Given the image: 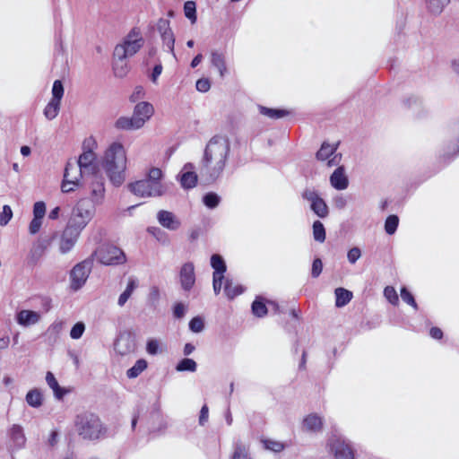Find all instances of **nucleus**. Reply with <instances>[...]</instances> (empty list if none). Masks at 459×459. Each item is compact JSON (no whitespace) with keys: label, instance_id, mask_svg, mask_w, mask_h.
<instances>
[{"label":"nucleus","instance_id":"39448f33","mask_svg":"<svg viewBox=\"0 0 459 459\" xmlns=\"http://www.w3.org/2000/svg\"><path fill=\"white\" fill-rule=\"evenodd\" d=\"M95 215V208L89 200L81 199L74 207L66 227L82 233Z\"/></svg>","mask_w":459,"mask_h":459},{"label":"nucleus","instance_id":"a18cd8bd","mask_svg":"<svg viewBox=\"0 0 459 459\" xmlns=\"http://www.w3.org/2000/svg\"><path fill=\"white\" fill-rule=\"evenodd\" d=\"M12 218H13L12 208L7 204L4 205L3 211L0 213V225L1 226L7 225Z\"/></svg>","mask_w":459,"mask_h":459},{"label":"nucleus","instance_id":"f03ea898","mask_svg":"<svg viewBox=\"0 0 459 459\" xmlns=\"http://www.w3.org/2000/svg\"><path fill=\"white\" fill-rule=\"evenodd\" d=\"M108 180L115 186H120L126 178L127 156L124 145L119 142L111 143L105 150L100 162Z\"/></svg>","mask_w":459,"mask_h":459},{"label":"nucleus","instance_id":"e2e57ef3","mask_svg":"<svg viewBox=\"0 0 459 459\" xmlns=\"http://www.w3.org/2000/svg\"><path fill=\"white\" fill-rule=\"evenodd\" d=\"M137 286H138L137 280L134 277H130L128 279V282H127L126 288L124 290V292H126L129 296H131L132 293L134 292V290L137 288Z\"/></svg>","mask_w":459,"mask_h":459},{"label":"nucleus","instance_id":"a19ab883","mask_svg":"<svg viewBox=\"0 0 459 459\" xmlns=\"http://www.w3.org/2000/svg\"><path fill=\"white\" fill-rule=\"evenodd\" d=\"M162 42L164 46H166L169 49V51L175 57V52H174V45H175V37L172 30L166 32V34H160Z\"/></svg>","mask_w":459,"mask_h":459},{"label":"nucleus","instance_id":"49530a36","mask_svg":"<svg viewBox=\"0 0 459 459\" xmlns=\"http://www.w3.org/2000/svg\"><path fill=\"white\" fill-rule=\"evenodd\" d=\"M384 295L385 299L393 305H396L399 301V298L395 289L392 286H387L384 290Z\"/></svg>","mask_w":459,"mask_h":459},{"label":"nucleus","instance_id":"b1692460","mask_svg":"<svg viewBox=\"0 0 459 459\" xmlns=\"http://www.w3.org/2000/svg\"><path fill=\"white\" fill-rule=\"evenodd\" d=\"M211 64L212 66L218 69L221 77H224V75L227 74V65L224 54L217 50L212 51Z\"/></svg>","mask_w":459,"mask_h":459},{"label":"nucleus","instance_id":"473e14b6","mask_svg":"<svg viewBox=\"0 0 459 459\" xmlns=\"http://www.w3.org/2000/svg\"><path fill=\"white\" fill-rule=\"evenodd\" d=\"M211 265L214 269L213 275L223 277V273L226 271V265L221 255H212L211 257Z\"/></svg>","mask_w":459,"mask_h":459},{"label":"nucleus","instance_id":"0e129e2a","mask_svg":"<svg viewBox=\"0 0 459 459\" xmlns=\"http://www.w3.org/2000/svg\"><path fill=\"white\" fill-rule=\"evenodd\" d=\"M429 335L431 338L435 340H441L443 338L444 333L441 328L437 326H432L429 329Z\"/></svg>","mask_w":459,"mask_h":459},{"label":"nucleus","instance_id":"7c9ffc66","mask_svg":"<svg viewBox=\"0 0 459 459\" xmlns=\"http://www.w3.org/2000/svg\"><path fill=\"white\" fill-rule=\"evenodd\" d=\"M25 399L27 403L33 408H39L42 404V394L39 389L30 390Z\"/></svg>","mask_w":459,"mask_h":459},{"label":"nucleus","instance_id":"9b49d317","mask_svg":"<svg viewBox=\"0 0 459 459\" xmlns=\"http://www.w3.org/2000/svg\"><path fill=\"white\" fill-rule=\"evenodd\" d=\"M84 177L82 172L75 163V161H69L66 164L64 180L61 186V189L64 193H70L79 186L80 179Z\"/></svg>","mask_w":459,"mask_h":459},{"label":"nucleus","instance_id":"1a4fd4ad","mask_svg":"<svg viewBox=\"0 0 459 459\" xmlns=\"http://www.w3.org/2000/svg\"><path fill=\"white\" fill-rule=\"evenodd\" d=\"M89 185L90 203L93 207L100 205L105 200V179L100 173L84 178Z\"/></svg>","mask_w":459,"mask_h":459},{"label":"nucleus","instance_id":"864d4df0","mask_svg":"<svg viewBox=\"0 0 459 459\" xmlns=\"http://www.w3.org/2000/svg\"><path fill=\"white\" fill-rule=\"evenodd\" d=\"M160 342L156 339H151L147 342L146 351L151 355H156L159 353Z\"/></svg>","mask_w":459,"mask_h":459},{"label":"nucleus","instance_id":"dca6fc26","mask_svg":"<svg viewBox=\"0 0 459 459\" xmlns=\"http://www.w3.org/2000/svg\"><path fill=\"white\" fill-rule=\"evenodd\" d=\"M153 113V106L149 102L142 101L135 105L132 117L134 121L139 122V128H142Z\"/></svg>","mask_w":459,"mask_h":459},{"label":"nucleus","instance_id":"cd10ccee","mask_svg":"<svg viewBox=\"0 0 459 459\" xmlns=\"http://www.w3.org/2000/svg\"><path fill=\"white\" fill-rule=\"evenodd\" d=\"M46 382L53 390L54 394L57 399H62L63 396L66 394V391L59 386L57 380L50 371H48L46 375Z\"/></svg>","mask_w":459,"mask_h":459},{"label":"nucleus","instance_id":"603ef678","mask_svg":"<svg viewBox=\"0 0 459 459\" xmlns=\"http://www.w3.org/2000/svg\"><path fill=\"white\" fill-rule=\"evenodd\" d=\"M302 429L305 431L312 432L316 429V415L309 414L307 415L302 423Z\"/></svg>","mask_w":459,"mask_h":459},{"label":"nucleus","instance_id":"0eeeda50","mask_svg":"<svg viewBox=\"0 0 459 459\" xmlns=\"http://www.w3.org/2000/svg\"><path fill=\"white\" fill-rule=\"evenodd\" d=\"M90 257L96 259L103 265H119L126 262L124 251L110 244L100 246Z\"/></svg>","mask_w":459,"mask_h":459},{"label":"nucleus","instance_id":"79ce46f5","mask_svg":"<svg viewBox=\"0 0 459 459\" xmlns=\"http://www.w3.org/2000/svg\"><path fill=\"white\" fill-rule=\"evenodd\" d=\"M203 201L205 206L213 209L219 205L221 197L217 194L210 192L204 196Z\"/></svg>","mask_w":459,"mask_h":459},{"label":"nucleus","instance_id":"c756f323","mask_svg":"<svg viewBox=\"0 0 459 459\" xmlns=\"http://www.w3.org/2000/svg\"><path fill=\"white\" fill-rule=\"evenodd\" d=\"M61 102L50 100L44 108V116L48 120L56 118L60 110Z\"/></svg>","mask_w":459,"mask_h":459},{"label":"nucleus","instance_id":"5701e85b","mask_svg":"<svg viewBox=\"0 0 459 459\" xmlns=\"http://www.w3.org/2000/svg\"><path fill=\"white\" fill-rule=\"evenodd\" d=\"M9 436L11 440L13 443V446L20 449L24 446L26 442V437L23 433V429L20 425H13L9 430Z\"/></svg>","mask_w":459,"mask_h":459},{"label":"nucleus","instance_id":"72a5a7b5","mask_svg":"<svg viewBox=\"0 0 459 459\" xmlns=\"http://www.w3.org/2000/svg\"><path fill=\"white\" fill-rule=\"evenodd\" d=\"M147 368V361L143 359H138L135 364L126 371L128 378L137 377Z\"/></svg>","mask_w":459,"mask_h":459},{"label":"nucleus","instance_id":"052dcab7","mask_svg":"<svg viewBox=\"0 0 459 459\" xmlns=\"http://www.w3.org/2000/svg\"><path fill=\"white\" fill-rule=\"evenodd\" d=\"M64 326H65V322H63V321H55L48 327V332L51 333H54V334H58V333H60L62 332V330L64 329Z\"/></svg>","mask_w":459,"mask_h":459},{"label":"nucleus","instance_id":"412c9836","mask_svg":"<svg viewBox=\"0 0 459 459\" xmlns=\"http://www.w3.org/2000/svg\"><path fill=\"white\" fill-rule=\"evenodd\" d=\"M330 182L333 187L337 190H344L349 186V179L345 174L343 166H339L330 177Z\"/></svg>","mask_w":459,"mask_h":459},{"label":"nucleus","instance_id":"20e7f679","mask_svg":"<svg viewBox=\"0 0 459 459\" xmlns=\"http://www.w3.org/2000/svg\"><path fill=\"white\" fill-rule=\"evenodd\" d=\"M74 427L78 435L84 439H98L105 432V429L100 418L96 414L89 411L76 415Z\"/></svg>","mask_w":459,"mask_h":459},{"label":"nucleus","instance_id":"393cba45","mask_svg":"<svg viewBox=\"0 0 459 459\" xmlns=\"http://www.w3.org/2000/svg\"><path fill=\"white\" fill-rule=\"evenodd\" d=\"M117 130L132 131L139 128V122L134 120L133 117H120L115 122Z\"/></svg>","mask_w":459,"mask_h":459},{"label":"nucleus","instance_id":"de8ad7c7","mask_svg":"<svg viewBox=\"0 0 459 459\" xmlns=\"http://www.w3.org/2000/svg\"><path fill=\"white\" fill-rule=\"evenodd\" d=\"M85 331V325L82 322L76 323L70 331V337L72 339H80Z\"/></svg>","mask_w":459,"mask_h":459},{"label":"nucleus","instance_id":"6e6d98bb","mask_svg":"<svg viewBox=\"0 0 459 459\" xmlns=\"http://www.w3.org/2000/svg\"><path fill=\"white\" fill-rule=\"evenodd\" d=\"M196 90L200 92H206L211 88L210 81L206 78L199 79L195 84Z\"/></svg>","mask_w":459,"mask_h":459},{"label":"nucleus","instance_id":"13d9d810","mask_svg":"<svg viewBox=\"0 0 459 459\" xmlns=\"http://www.w3.org/2000/svg\"><path fill=\"white\" fill-rule=\"evenodd\" d=\"M303 198L310 202V209L316 212V193L313 190H306Z\"/></svg>","mask_w":459,"mask_h":459},{"label":"nucleus","instance_id":"09e8293b","mask_svg":"<svg viewBox=\"0 0 459 459\" xmlns=\"http://www.w3.org/2000/svg\"><path fill=\"white\" fill-rule=\"evenodd\" d=\"M252 311L256 316H264L267 313V308L264 303L255 299L252 304Z\"/></svg>","mask_w":459,"mask_h":459},{"label":"nucleus","instance_id":"4be33fe9","mask_svg":"<svg viewBox=\"0 0 459 459\" xmlns=\"http://www.w3.org/2000/svg\"><path fill=\"white\" fill-rule=\"evenodd\" d=\"M128 57L113 56V71L117 77L123 78L129 72Z\"/></svg>","mask_w":459,"mask_h":459},{"label":"nucleus","instance_id":"ea45409f","mask_svg":"<svg viewBox=\"0 0 459 459\" xmlns=\"http://www.w3.org/2000/svg\"><path fill=\"white\" fill-rule=\"evenodd\" d=\"M450 0H427L428 8L433 13H439Z\"/></svg>","mask_w":459,"mask_h":459},{"label":"nucleus","instance_id":"aec40b11","mask_svg":"<svg viewBox=\"0 0 459 459\" xmlns=\"http://www.w3.org/2000/svg\"><path fill=\"white\" fill-rule=\"evenodd\" d=\"M194 165L186 163L183 167L180 174V183L183 188L189 189L195 186L197 182V175L194 171Z\"/></svg>","mask_w":459,"mask_h":459},{"label":"nucleus","instance_id":"f3484780","mask_svg":"<svg viewBox=\"0 0 459 459\" xmlns=\"http://www.w3.org/2000/svg\"><path fill=\"white\" fill-rule=\"evenodd\" d=\"M179 281L185 291H189L195 282V267L192 263L184 264L179 271Z\"/></svg>","mask_w":459,"mask_h":459},{"label":"nucleus","instance_id":"423d86ee","mask_svg":"<svg viewBox=\"0 0 459 459\" xmlns=\"http://www.w3.org/2000/svg\"><path fill=\"white\" fill-rule=\"evenodd\" d=\"M144 45V39L141 30L134 27L115 47L113 56L132 57Z\"/></svg>","mask_w":459,"mask_h":459},{"label":"nucleus","instance_id":"f257e3e1","mask_svg":"<svg viewBox=\"0 0 459 459\" xmlns=\"http://www.w3.org/2000/svg\"><path fill=\"white\" fill-rule=\"evenodd\" d=\"M230 152V143L220 136L212 137L206 145L200 169L201 175L207 182L218 179L226 165Z\"/></svg>","mask_w":459,"mask_h":459},{"label":"nucleus","instance_id":"338daca9","mask_svg":"<svg viewBox=\"0 0 459 459\" xmlns=\"http://www.w3.org/2000/svg\"><path fill=\"white\" fill-rule=\"evenodd\" d=\"M143 94H144L143 88L142 86H137L134 89V91L133 92V94L131 95L130 100H131V101L135 102L136 100L143 98Z\"/></svg>","mask_w":459,"mask_h":459},{"label":"nucleus","instance_id":"bf43d9fd","mask_svg":"<svg viewBox=\"0 0 459 459\" xmlns=\"http://www.w3.org/2000/svg\"><path fill=\"white\" fill-rule=\"evenodd\" d=\"M360 249L359 247H352L349 250L347 257L351 264H354L360 257Z\"/></svg>","mask_w":459,"mask_h":459},{"label":"nucleus","instance_id":"a878e982","mask_svg":"<svg viewBox=\"0 0 459 459\" xmlns=\"http://www.w3.org/2000/svg\"><path fill=\"white\" fill-rule=\"evenodd\" d=\"M39 314L30 310H22L17 316L18 323L22 325H30L39 320Z\"/></svg>","mask_w":459,"mask_h":459},{"label":"nucleus","instance_id":"6e6552de","mask_svg":"<svg viewBox=\"0 0 459 459\" xmlns=\"http://www.w3.org/2000/svg\"><path fill=\"white\" fill-rule=\"evenodd\" d=\"M93 267V258L88 257L76 264L70 272V288L76 291L86 282Z\"/></svg>","mask_w":459,"mask_h":459},{"label":"nucleus","instance_id":"bb28decb","mask_svg":"<svg viewBox=\"0 0 459 459\" xmlns=\"http://www.w3.org/2000/svg\"><path fill=\"white\" fill-rule=\"evenodd\" d=\"M335 293V306L342 307L347 305L352 299V292L344 289L337 288Z\"/></svg>","mask_w":459,"mask_h":459},{"label":"nucleus","instance_id":"c03bdc74","mask_svg":"<svg viewBox=\"0 0 459 459\" xmlns=\"http://www.w3.org/2000/svg\"><path fill=\"white\" fill-rule=\"evenodd\" d=\"M64 96V86L60 80H56L53 83L52 87V99L53 100H56L61 102V100Z\"/></svg>","mask_w":459,"mask_h":459},{"label":"nucleus","instance_id":"4c0bfd02","mask_svg":"<svg viewBox=\"0 0 459 459\" xmlns=\"http://www.w3.org/2000/svg\"><path fill=\"white\" fill-rule=\"evenodd\" d=\"M399 218L397 215H389L385 221V230L388 235H393L398 227Z\"/></svg>","mask_w":459,"mask_h":459},{"label":"nucleus","instance_id":"2eb2a0df","mask_svg":"<svg viewBox=\"0 0 459 459\" xmlns=\"http://www.w3.org/2000/svg\"><path fill=\"white\" fill-rule=\"evenodd\" d=\"M135 346L134 337L130 333L124 332L117 338L114 349L117 353L125 356L133 353Z\"/></svg>","mask_w":459,"mask_h":459},{"label":"nucleus","instance_id":"8fccbe9b","mask_svg":"<svg viewBox=\"0 0 459 459\" xmlns=\"http://www.w3.org/2000/svg\"><path fill=\"white\" fill-rule=\"evenodd\" d=\"M401 297L404 302L411 306L413 308L418 309V305L413 295L405 287L401 289Z\"/></svg>","mask_w":459,"mask_h":459},{"label":"nucleus","instance_id":"680f3d73","mask_svg":"<svg viewBox=\"0 0 459 459\" xmlns=\"http://www.w3.org/2000/svg\"><path fill=\"white\" fill-rule=\"evenodd\" d=\"M186 311V307L184 304L177 303L174 306L173 315L177 318H182L185 316Z\"/></svg>","mask_w":459,"mask_h":459},{"label":"nucleus","instance_id":"9d476101","mask_svg":"<svg viewBox=\"0 0 459 459\" xmlns=\"http://www.w3.org/2000/svg\"><path fill=\"white\" fill-rule=\"evenodd\" d=\"M327 446L334 459H355V449L351 444L340 437H331L327 441Z\"/></svg>","mask_w":459,"mask_h":459},{"label":"nucleus","instance_id":"c9c22d12","mask_svg":"<svg viewBox=\"0 0 459 459\" xmlns=\"http://www.w3.org/2000/svg\"><path fill=\"white\" fill-rule=\"evenodd\" d=\"M196 368H197V364L194 359H183L182 360H180L178 363L176 369H177V371H179V372H182V371L195 372L196 370Z\"/></svg>","mask_w":459,"mask_h":459},{"label":"nucleus","instance_id":"7ed1b4c3","mask_svg":"<svg viewBox=\"0 0 459 459\" xmlns=\"http://www.w3.org/2000/svg\"><path fill=\"white\" fill-rule=\"evenodd\" d=\"M162 171L159 168L150 169L146 178L130 183L127 187L135 195L140 197L161 196L166 187L161 183Z\"/></svg>","mask_w":459,"mask_h":459},{"label":"nucleus","instance_id":"ddd939ff","mask_svg":"<svg viewBox=\"0 0 459 459\" xmlns=\"http://www.w3.org/2000/svg\"><path fill=\"white\" fill-rule=\"evenodd\" d=\"M96 154L92 151L83 152L75 162L78 168L84 172V178L100 173L97 164L94 162Z\"/></svg>","mask_w":459,"mask_h":459},{"label":"nucleus","instance_id":"774afa93","mask_svg":"<svg viewBox=\"0 0 459 459\" xmlns=\"http://www.w3.org/2000/svg\"><path fill=\"white\" fill-rule=\"evenodd\" d=\"M325 239V230L324 225L317 221V241L324 242Z\"/></svg>","mask_w":459,"mask_h":459},{"label":"nucleus","instance_id":"3c124183","mask_svg":"<svg viewBox=\"0 0 459 459\" xmlns=\"http://www.w3.org/2000/svg\"><path fill=\"white\" fill-rule=\"evenodd\" d=\"M189 328L194 333H201L204 328V319L201 316H195L189 322Z\"/></svg>","mask_w":459,"mask_h":459},{"label":"nucleus","instance_id":"f704fd0d","mask_svg":"<svg viewBox=\"0 0 459 459\" xmlns=\"http://www.w3.org/2000/svg\"><path fill=\"white\" fill-rule=\"evenodd\" d=\"M224 291L227 297L230 299L243 292V288L240 285H234L230 280L227 279L224 286Z\"/></svg>","mask_w":459,"mask_h":459},{"label":"nucleus","instance_id":"f8f14e48","mask_svg":"<svg viewBox=\"0 0 459 459\" xmlns=\"http://www.w3.org/2000/svg\"><path fill=\"white\" fill-rule=\"evenodd\" d=\"M80 235L81 233L65 226L61 232L57 242L59 253L61 255H66L72 251L75 247Z\"/></svg>","mask_w":459,"mask_h":459},{"label":"nucleus","instance_id":"a211bd4d","mask_svg":"<svg viewBox=\"0 0 459 459\" xmlns=\"http://www.w3.org/2000/svg\"><path fill=\"white\" fill-rule=\"evenodd\" d=\"M46 214V204L44 202H36L33 205V219L29 225V232L31 235L37 234L42 225Z\"/></svg>","mask_w":459,"mask_h":459},{"label":"nucleus","instance_id":"58836bf2","mask_svg":"<svg viewBox=\"0 0 459 459\" xmlns=\"http://www.w3.org/2000/svg\"><path fill=\"white\" fill-rule=\"evenodd\" d=\"M231 459H251L247 447L240 442H237L234 446V453Z\"/></svg>","mask_w":459,"mask_h":459},{"label":"nucleus","instance_id":"4d7b16f0","mask_svg":"<svg viewBox=\"0 0 459 459\" xmlns=\"http://www.w3.org/2000/svg\"><path fill=\"white\" fill-rule=\"evenodd\" d=\"M328 213V208L324 200L317 196V217L324 218Z\"/></svg>","mask_w":459,"mask_h":459},{"label":"nucleus","instance_id":"6ab92c4d","mask_svg":"<svg viewBox=\"0 0 459 459\" xmlns=\"http://www.w3.org/2000/svg\"><path fill=\"white\" fill-rule=\"evenodd\" d=\"M157 219L162 227L169 230H177L181 226L179 219L169 211H160L157 214Z\"/></svg>","mask_w":459,"mask_h":459},{"label":"nucleus","instance_id":"c85d7f7f","mask_svg":"<svg viewBox=\"0 0 459 459\" xmlns=\"http://www.w3.org/2000/svg\"><path fill=\"white\" fill-rule=\"evenodd\" d=\"M258 110L260 114L272 119L281 118L289 114V112L284 109L271 108L264 106H258Z\"/></svg>","mask_w":459,"mask_h":459},{"label":"nucleus","instance_id":"2f4dec72","mask_svg":"<svg viewBox=\"0 0 459 459\" xmlns=\"http://www.w3.org/2000/svg\"><path fill=\"white\" fill-rule=\"evenodd\" d=\"M49 246V242L48 241H39L30 250V259L33 263L39 261V259L44 255L48 247Z\"/></svg>","mask_w":459,"mask_h":459},{"label":"nucleus","instance_id":"5fc2aeb1","mask_svg":"<svg viewBox=\"0 0 459 459\" xmlns=\"http://www.w3.org/2000/svg\"><path fill=\"white\" fill-rule=\"evenodd\" d=\"M157 30L160 34H166L167 31L170 30L169 21L167 19H160L157 23Z\"/></svg>","mask_w":459,"mask_h":459},{"label":"nucleus","instance_id":"69168bd1","mask_svg":"<svg viewBox=\"0 0 459 459\" xmlns=\"http://www.w3.org/2000/svg\"><path fill=\"white\" fill-rule=\"evenodd\" d=\"M223 277L213 275V290L216 295H218L221 290Z\"/></svg>","mask_w":459,"mask_h":459},{"label":"nucleus","instance_id":"37998d69","mask_svg":"<svg viewBox=\"0 0 459 459\" xmlns=\"http://www.w3.org/2000/svg\"><path fill=\"white\" fill-rule=\"evenodd\" d=\"M262 442L265 449L271 450L275 453H280L285 448V445L280 441L264 439Z\"/></svg>","mask_w":459,"mask_h":459},{"label":"nucleus","instance_id":"e433bc0d","mask_svg":"<svg viewBox=\"0 0 459 459\" xmlns=\"http://www.w3.org/2000/svg\"><path fill=\"white\" fill-rule=\"evenodd\" d=\"M185 16L190 20L191 23L196 22V5L194 1H186L184 4Z\"/></svg>","mask_w":459,"mask_h":459},{"label":"nucleus","instance_id":"4468645a","mask_svg":"<svg viewBox=\"0 0 459 459\" xmlns=\"http://www.w3.org/2000/svg\"><path fill=\"white\" fill-rule=\"evenodd\" d=\"M337 147L335 145L324 143L319 151H317V160L325 162L327 168L337 166L341 161L342 155L336 153Z\"/></svg>","mask_w":459,"mask_h":459}]
</instances>
